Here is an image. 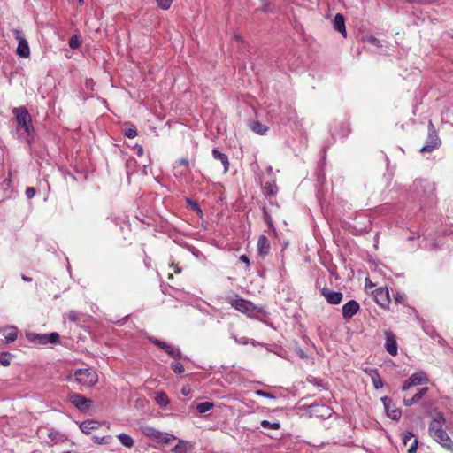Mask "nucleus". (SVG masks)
<instances>
[{
	"mask_svg": "<svg viewBox=\"0 0 453 453\" xmlns=\"http://www.w3.org/2000/svg\"><path fill=\"white\" fill-rule=\"evenodd\" d=\"M264 2H265V3H264V4H263V6H262V8H261V11H263V12H268L269 4H268L267 0H264Z\"/></svg>",
	"mask_w": 453,
	"mask_h": 453,
	"instance_id": "obj_48",
	"label": "nucleus"
},
{
	"mask_svg": "<svg viewBox=\"0 0 453 453\" xmlns=\"http://www.w3.org/2000/svg\"><path fill=\"white\" fill-rule=\"evenodd\" d=\"M173 0H156L157 5L163 10H168Z\"/></svg>",
	"mask_w": 453,
	"mask_h": 453,
	"instance_id": "obj_34",
	"label": "nucleus"
},
{
	"mask_svg": "<svg viewBox=\"0 0 453 453\" xmlns=\"http://www.w3.org/2000/svg\"><path fill=\"white\" fill-rule=\"evenodd\" d=\"M334 28L342 34V35L346 38L347 31L345 27V19L342 14L337 13L334 19Z\"/></svg>",
	"mask_w": 453,
	"mask_h": 453,
	"instance_id": "obj_16",
	"label": "nucleus"
},
{
	"mask_svg": "<svg viewBox=\"0 0 453 453\" xmlns=\"http://www.w3.org/2000/svg\"><path fill=\"white\" fill-rule=\"evenodd\" d=\"M211 154L214 159L221 162V164L224 166V173H226L228 172L230 165L227 156L224 153H221L217 149H213Z\"/></svg>",
	"mask_w": 453,
	"mask_h": 453,
	"instance_id": "obj_20",
	"label": "nucleus"
},
{
	"mask_svg": "<svg viewBox=\"0 0 453 453\" xmlns=\"http://www.w3.org/2000/svg\"><path fill=\"white\" fill-rule=\"evenodd\" d=\"M239 260L246 265L248 270H250V262L249 257L246 255H241Z\"/></svg>",
	"mask_w": 453,
	"mask_h": 453,
	"instance_id": "obj_42",
	"label": "nucleus"
},
{
	"mask_svg": "<svg viewBox=\"0 0 453 453\" xmlns=\"http://www.w3.org/2000/svg\"><path fill=\"white\" fill-rule=\"evenodd\" d=\"M78 1H79V3H80L81 4H83V2H84V0H78Z\"/></svg>",
	"mask_w": 453,
	"mask_h": 453,
	"instance_id": "obj_54",
	"label": "nucleus"
},
{
	"mask_svg": "<svg viewBox=\"0 0 453 453\" xmlns=\"http://www.w3.org/2000/svg\"><path fill=\"white\" fill-rule=\"evenodd\" d=\"M368 42L377 47H381V44H380V42L379 39H377L376 37L374 36H370L368 38Z\"/></svg>",
	"mask_w": 453,
	"mask_h": 453,
	"instance_id": "obj_43",
	"label": "nucleus"
},
{
	"mask_svg": "<svg viewBox=\"0 0 453 453\" xmlns=\"http://www.w3.org/2000/svg\"><path fill=\"white\" fill-rule=\"evenodd\" d=\"M35 194V191L34 189V188H27L26 189V196H27V198H32Z\"/></svg>",
	"mask_w": 453,
	"mask_h": 453,
	"instance_id": "obj_46",
	"label": "nucleus"
},
{
	"mask_svg": "<svg viewBox=\"0 0 453 453\" xmlns=\"http://www.w3.org/2000/svg\"><path fill=\"white\" fill-rule=\"evenodd\" d=\"M99 426V422L93 419L85 420L80 425L81 430L86 434H90L93 430L97 429Z\"/></svg>",
	"mask_w": 453,
	"mask_h": 453,
	"instance_id": "obj_21",
	"label": "nucleus"
},
{
	"mask_svg": "<svg viewBox=\"0 0 453 453\" xmlns=\"http://www.w3.org/2000/svg\"><path fill=\"white\" fill-rule=\"evenodd\" d=\"M117 438L123 446L128 449H131L134 444V439L127 434H119V435H117Z\"/></svg>",
	"mask_w": 453,
	"mask_h": 453,
	"instance_id": "obj_22",
	"label": "nucleus"
},
{
	"mask_svg": "<svg viewBox=\"0 0 453 453\" xmlns=\"http://www.w3.org/2000/svg\"><path fill=\"white\" fill-rule=\"evenodd\" d=\"M68 397L70 403L82 411L88 410L90 403H92L91 400L78 393H72Z\"/></svg>",
	"mask_w": 453,
	"mask_h": 453,
	"instance_id": "obj_9",
	"label": "nucleus"
},
{
	"mask_svg": "<svg viewBox=\"0 0 453 453\" xmlns=\"http://www.w3.org/2000/svg\"><path fill=\"white\" fill-rule=\"evenodd\" d=\"M178 165H179V166H181V165H183V166H188V159H185V158H181V159H180V160H179V162H178Z\"/></svg>",
	"mask_w": 453,
	"mask_h": 453,
	"instance_id": "obj_47",
	"label": "nucleus"
},
{
	"mask_svg": "<svg viewBox=\"0 0 453 453\" xmlns=\"http://www.w3.org/2000/svg\"><path fill=\"white\" fill-rule=\"evenodd\" d=\"M431 437H433L435 441L438 442L445 449L451 453L453 452V441L445 430H437L436 434H434V435Z\"/></svg>",
	"mask_w": 453,
	"mask_h": 453,
	"instance_id": "obj_8",
	"label": "nucleus"
},
{
	"mask_svg": "<svg viewBox=\"0 0 453 453\" xmlns=\"http://www.w3.org/2000/svg\"><path fill=\"white\" fill-rule=\"evenodd\" d=\"M261 426H262V427L266 428V429L278 430L280 428V424L278 421L270 422L268 420H262Z\"/></svg>",
	"mask_w": 453,
	"mask_h": 453,
	"instance_id": "obj_28",
	"label": "nucleus"
},
{
	"mask_svg": "<svg viewBox=\"0 0 453 453\" xmlns=\"http://www.w3.org/2000/svg\"><path fill=\"white\" fill-rule=\"evenodd\" d=\"M393 299L396 303H402L405 300V296L402 293H395L393 295Z\"/></svg>",
	"mask_w": 453,
	"mask_h": 453,
	"instance_id": "obj_38",
	"label": "nucleus"
},
{
	"mask_svg": "<svg viewBox=\"0 0 453 453\" xmlns=\"http://www.w3.org/2000/svg\"><path fill=\"white\" fill-rule=\"evenodd\" d=\"M22 280H25V281H31L32 280V278L30 277H27L26 275H22Z\"/></svg>",
	"mask_w": 453,
	"mask_h": 453,
	"instance_id": "obj_51",
	"label": "nucleus"
},
{
	"mask_svg": "<svg viewBox=\"0 0 453 453\" xmlns=\"http://www.w3.org/2000/svg\"><path fill=\"white\" fill-rule=\"evenodd\" d=\"M181 392H182V394H183V395H188V390H186V388H182Z\"/></svg>",
	"mask_w": 453,
	"mask_h": 453,
	"instance_id": "obj_52",
	"label": "nucleus"
},
{
	"mask_svg": "<svg viewBox=\"0 0 453 453\" xmlns=\"http://www.w3.org/2000/svg\"><path fill=\"white\" fill-rule=\"evenodd\" d=\"M33 342L38 344L45 345L48 344L47 334H35L33 336Z\"/></svg>",
	"mask_w": 453,
	"mask_h": 453,
	"instance_id": "obj_31",
	"label": "nucleus"
},
{
	"mask_svg": "<svg viewBox=\"0 0 453 453\" xmlns=\"http://www.w3.org/2000/svg\"><path fill=\"white\" fill-rule=\"evenodd\" d=\"M173 358H182V354L179 349L174 348L172 345H167L164 349Z\"/></svg>",
	"mask_w": 453,
	"mask_h": 453,
	"instance_id": "obj_25",
	"label": "nucleus"
},
{
	"mask_svg": "<svg viewBox=\"0 0 453 453\" xmlns=\"http://www.w3.org/2000/svg\"><path fill=\"white\" fill-rule=\"evenodd\" d=\"M151 342H153V344H155L156 346H157L158 348H160L162 349H165V347L168 345L166 342H165L161 340H158V339L151 340Z\"/></svg>",
	"mask_w": 453,
	"mask_h": 453,
	"instance_id": "obj_40",
	"label": "nucleus"
},
{
	"mask_svg": "<svg viewBox=\"0 0 453 453\" xmlns=\"http://www.w3.org/2000/svg\"><path fill=\"white\" fill-rule=\"evenodd\" d=\"M2 334L6 343L13 342L18 337V328L16 326H6L2 329Z\"/></svg>",
	"mask_w": 453,
	"mask_h": 453,
	"instance_id": "obj_18",
	"label": "nucleus"
},
{
	"mask_svg": "<svg viewBox=\"0 0 453 453\" xmlns=\"http://www.w3.org/2000/svg\"><path fill=\"white\" fill-rule=\"evenodd\" d=\"M257 254L261 258H265L270 254L271 244L265 235H260L257 242Z\"/></svg>",
	"mask_w": 453,
	"mask_h": 453,
	"instance_id": "obj_13",
	"label": "nucleus"
},
{
	"mask_svg": "<svg viewBox=\"0 0 453 453\" xmlns=\"http://www.w3.org/2000/svg\"><path fill=\"white\" fill-rule=\"evenodd\" d=\"M14 34H15L16 39L19 41L16 53L21 58H29L30 57V48H29L27 41L23 36L21 31L15 30Z\"/></svg>",
	"mask_w": 453,
	"mask_h": 453,
	"instance_id": "obj_7",
	"label": "nucleus"
},
{
	"mask_svg": "<svg viewBox=\"0 0 453 453\" xmlns=\"http://www.w3.org/2000/svg\"><path fill=\"white\" fill-rule=\"evenodd\" d=\"M250 127L253 132L261 135L265 134L268 131V127L263 125L259 121H253Z\"/></svg>",
	"mask_w": 453,
	"mask_h": 453,
	"instance_id": "obj_24",
	"label": "nucleus"
},
{
	"mask_svg": "<svg viewBox=\"0 0 453 453\" xmlns=\"http://www.w3.org/2000/svg\"><path fill=\"white\" fill-rule=\"evenodd\" d=\"M365 372L371 377L373 387L376 389L383 387V381L377 369H365Z\"/></svg>",
	"mask_w": 453,
	"mask_h": 453,
	"instance_id": "obj_19",
	"label": "nucleus"
},
{
	"mask_svg": "<svg viewBox=\"0 0 453 453\" xmlns=\"http://www.w3.org/2000/svg\"><path fill=\"white\" fill-rule=\"evenodd\" d=\"M322 296L326 300V302L330 304H339L343 297L342 292L339 291H332L327 288H323L321 290Z\"/></svg>",
	"mask_w": 453,
	"mask_h": 453,
	"instance_id": "obj_11",
	"label": "nucleus"
},
{
	"mask_svg": "<svg viewBox=\"0 0 453 453\" xmlns=\"http://www.w3.org/2000/svg\"><path fill=\"white\" fill-rule=\"evenodd\" d=\"M428 391L427 387L418 389V392L411 398H403V403L405 406H411L417 403Z\"/></svg>",
	"mask_w": 453,
	"mask_h": 453,
	"instance_id": "obj_17",
	"label": "nucleus"
},
{
	"mask_svg": "<svg viewBox=\"0 0 453 453\" xmlns=\"http://www.w3.org/2000/svg\"><path fill=\"white\" fill-rule=\"evenodd\" d=\"M409 3H417L420 4H430L435 3L437 0H406Z\"/></svg>",
	"mask_w": 453,
	"mask_h": 453,
	"instance_id": "obj_41",
	"label": "nucleus"
},
{
	"mask_svg": "<svg viewBox=\"0 0 453 453\" xmlns=\"http://www.w3.org/2000/svg\"><path fill=\"white\" fill-rule=\"evenodd\" d=\"M414 434L409 431L403 434V442L406 446L409 441H412Z\"/></svg>",
	"mask_w": 453,
	"mask_h": 453,
	"instance_id": "obj_37",
	"label": "nucleus"
},
{
	"mask_svg": "<svg viewBox=\"0 0 453 453\" xmlns=\"http://www.w3.org/2000/svg\"><path fill=\"white\" fill-rule=\"evenodd\" d=\"M382 402L384 403V407L387 412V415L394 420H398L401 418L402 411L400 409L395 408L394 404H392V401L388 397H383Z\"/></svg>",
	"mask_w": 453,
	"mask_h": 453,
	"instance_id": "obj_14",
	"label": "nucleus"
},
{
	"mask_svg": "<svg viewBox=\"0 0 453 453\" xmlns=\"http://www.w3.org/2000/svg\"><path fill=\"white\" fill-rule=\"evenodd\" d=\"M256 394L257 395L266 397V398H273V395L268 392L263 391V390H257L256 391Z\"/></svg>",
	"mask_w": 453,
	"mask_h": 453,
	"instance_id": "obj_44",
	"label": "nucleus"
},
{
	"mask_svg": "<svg viewBox=\"0 0 453 453\" xmlns=\"http://www.w3.org/2000/svg\"><path fill=\"white\" fill-rule=\"evenodd\" d=\"M418 439L413 438L411 441V444L410 448L408 449V453H416L417 449H418Z\"/></svg>",
	"mask_w": 453,
	"mask_h": 453,
	"instance_id": "obj_39",
	"label": "nucleus"
},
{
	"mask_svg": "<svg viewBox=\"0 0 453 453\" xmlns=\"http://www.w3.org/2000/svg\"><path fill=\"white\" fill-rule=\"evenodd\" d=\"M360 309L359 303L355 300H350L346 303L342 309V317L344 319H351L355 314L358 312Z\"/></svg>",
	"mask_w": 453,
	"mask_h": 453,
	"instance_id": "obj_12",
	"label": "nucleus"
},
{
	"mask_svg": "<svg viewBox=\"0 0 453 453\" xmlns=\"http://www.w3.org/2000/svg\"><path fill=\"white\" fill-rule=\"evenodd\" d=\"M17 120L18 129H23L28 135L34 133V127L32 125V118L28 111L24 106L15 107L12 111Z\"/></svg>",
	"mask_w": 453,
	"mask_h": 453,
	"instance_id": "obj_1",
	"label": "nucleus"
},
{
	"mask_svg": "<svg viewBox=\"0 0 453 453\" xmlns=\"http://www.w3.org/2000/svg\"><path fill=\"white\" fill-rule=\"evenodd\" d=\"M229 303L235 310L250 316L256 311V306L250 301H247L239 296H235L234 298L229 300Z\"/></svg>",
	"mask_w": 453,
	"mask_h": 453,
	"instance_id": "obj_4",
	"label": "nucleus"
},
{
	"mask_svg": "<svg viewBox=\"0 0 453 453\" xmlns=\"http://www.w3.org/2000/svg\"><path fill=\"white\" fill-rule=\"evenodd\" d=\"M142 153H143L142 147V146H140V147L138 148V150H137V154H138L139 156H142Z\"/></svg>",
	"mask_w": 453,
	"mask_h": 453,
	"instance_id": "obj_50",
	"label": "nucleus"
},
{
	"mask_svg": "<svg viewBox=\"0 0 453 453\" xmlns=\"http://www.w3.org/2000/svg\"><path fill=\"white\" fill-rule=\"evenodd\" d=\"M125 136L132 139L134 138L137 135V131L134 127H129L124 130Z\"/></svg>",
	"mask_w": 453,
	"mask_h": 453,
	"instance_id": "obj_36",
	"label": "nucleus"
},
{
	"mask_svg": "<svg viewBox=\"0 0 453 453\" xmlns=\"http://www.w3.org/2000/svg\"><path fill=\"white\" fill-rule=\"evenodd\" d=\"M265 221L267 222V224L269 225L270 227H273L271 217L266 212H265Z\"/></svg>",
	"mask_w": 453,
	"mask_h": 453,
	"instance_id": "obj_49",
	"label": "nucleus"
},
{
	"mask_svg": "<svg viewBox=\"0 0 453 453\" xmlns=\"http://www.w3.org/2000/svg\"><path fill=\"white\" fill-rule=\"evenodd\" d=\"M73 377L81 387H92L98 381L96 372L91 368L78 369L74 372Z\"/></svg>",
	"mask_w": 453,
	"mask_h": 453,
	"instance_id": "obj_2",
	"label": "nucleus"
},
{
	"mask_svg": "<svg viewBox=\"0 0 453 453\" xmlns=\"http://www.w3.org/2000/svg\"><path fill=\"white\" fill-rule=\"evenodd\" d=\"M168 278H169V279H172V278H173V274H172V273H169Z\"/></svg>",
	"mask_w": 453,
	"mask_h": 453,
	"instance_id": "obj_53",
	"label": "nucleus"
},
{
	"mask_svg": "<svg viewBox=\"0 0 453 453\" xmlns=\"http://www.w3.org/2000/svg\"><path fill=\"white\" fill-rule=\"evenodd\" d=\"M67 317L68 319L71 320V321H78L79 320V317L77 315V313L75 311H70L68 314H67Z\"/></svg>",
	"mask_w": 453,
	"mask_h": 453,
	"instance_id": "obj_45",
	"label": "nucleus"
},
{
	"mask_svg": "<svg viewBox=\"0 0 453 453\" xmlns=\"http://www.w3.org/2000/svg\"><path fill=\"white\" fill-rule=\"evenodd\" d=\"M156 402L161 407H165L169 403V398L164 392H160L156 395Z\"/></svg>",
	"mask_w": 453,
	"mask_h": 453,
	"instance_id": "obj_26",
	"label": "nucleus"
},
{
	"mask_svg": "<svg viewBox=\"0 0 453 453\" xmlns=\"http://www.w3.org/2000/svg\"><path fill=\"white\" fill-rule=\"evenodd\" d=\"M68 44H69L70 48H72V49L79 48L81 45V41L79 39V36L77 35H73L70 38Z\"/></svg>",
	"mask_w": 453,
	"mask_h": 453,
	"instance_id": "obj_32",
	"label": "nucleus"
},
{
	"mask_svg": "<svg viewBox=\"0 0 453 453\" xmlns=\"http://www.w3.org/2000/svg\"><path fill=\"white\" fill-rule=\"evenodd\" d=\"M187 444L185 441L180 440L179 442L173 449L174 453H186L187 452Z\"/></svg>",
	"mask_w": 453,
	"mask_h": 453,
	"instance_id": "obj_29",
	"label": "nucleus"
},
{
	"mask_svg": "<svg viewBox=\"0 0 453 453\" xmlns=\"http://www.w3.org/2000/svg\"><path fill=\"white\" fill-rule=\"evenodd\" d=\"M441 144V142L438 137L432 140V142L420 149V153H429L432 152L434 149L438 148Z\"/></svg>",
	"mask_w": 453,
	"mask_h": 453,
	"instance_id": "obj_23",
	"label": "nucleus"
},
{
	"mask_svg": "<svg viewBox=\"0 0 453 453\" xmlns=\"http://www.w3.org/2000/svg\"><path fill=\"white\" fill-rule=\"evenodd\" d=\"M429 379L424 372H415L411 374L407 380L404 381L403 385L402 386V390L406 391L411 387L427 383Z\"/></svg>",
	"mask_w": 453,
	"mask_h": 453,
	"instance_id": "obj_5",
	"label": "nucleus"
},
{
	"mask_svg": "<svg viewBox=\"0 0 453 453\" xmlns=\"http://www.w3.org/2000/svg\"><path fill=\"white\" fill-rule=\"evenodd\" d=\"M214 404L211 402H203L196 405V410L199 413H205L213 408Z\"/></svg>",
	"mask_w": 453,
	"mask_h": 453,
	"instance_id": "obj_27",
	"label": "nucleus"
},
{
	"mask_svg": "<svg viewBox=\"0 0 453 453\" xmlns=\"http://www.w3.org/2000/svg\"><path fill=\"white\" fill-rule=\"evenodd\" d=\"M10 357L11 355L8 352L0 353V364L4 366H8L10 365Z\"/></svg>",
	"mask_w": 453,
	"mask_h": 453,
	"instance_id": "obj_33",
	"label": "nucleus"
},
{
	"mask_svg": "<svg viewBox=\"0 0 453 453\" xmlns=\"http://www.w3.org/2000/svg\"><path fill=\"white\" fill-rule=\"evenodd\" d=\"M171 368L175 374H181L185 371L183 365L180 362L171 363Z\"/></svg>",
	"mask_w": 453,
	"mask_h": 453,
	"instance_id": "obj_30",
	"label": "nucleus"
},
{
	"mask_svg": "<svg viewBox=\"0 0 453 453\" xmlns=\"http://www.w3.org/2000/svg\"><path fill=\"white\" fill-rule=\"evenodd\" d=\"M48 343H57L59 341V334L56 332L47 334Z\"/></svg>",
	"mask_w": 453,
	"mask_h": 453,
	"instance_id": "obj_35",
	"label": "nucleus"
},
{
	"mask_svg": "<svg viewBox=\"0 0 453 453\" xmlns=\"http://www.w3.org/2000/svg\"><path fill=\"white\" fill-rule=\"evenodd\" d=\"M376 303L382 309H388L390 304L389 291L388 288H378L373 292Z\"/></svg>",
	"mask_w": 453,
	"mask_h": 453,
	"instance_id": "obj_6",
	"label": "nucleus"
},
{
	"mask_svg": "<svg viewBox=\"0 0 453 453\" xmlns=\"http://www.w3.org/2000/svg\"><path fill=\"white\" fill-rule=\"evenodd\" d=\"M385 349L391 356H396L398 345L396 336L391 331H385Z\"/></svg>",
	"mask_w": 453,
	"mask_h": 453,
	"instance_id": "obj_10",
	"label": "nucleus"
},
{
	"mask_svg": "<svg viewBox=\"0 0 453 453\" xmlns=\"http://www.w3.org/2000/svg\"><path fill=\"white\" fill-rule=\"evenodd\" d=\"M445 421V418L441 413H437L433 418L430 425H429V434L430 436L434 435V434H436V431L442 430V425Z\"/></svg>",
	"mask_w": 453,
	"mask_h": 453,
	"instance_id": "obj_15",
	"label": "nucleus"
},
{
	"mask_svg": "<svg viewBox=\"0 0 453 453\" xmlns=\"http://www.w3.org/2000/svg\"><path fill=\"white\" fill-rule=\"evenodd\" d=\"M142 432L146 437L157 443L168 444L170 441L176 439L174 435L163 433L150 426H142Z\"/></svg>",
	"mask_w": 453,
	"mask_h": 453,
	"instance_id": "obj_3",
	"label": "nucleus"
}]
</instances>
